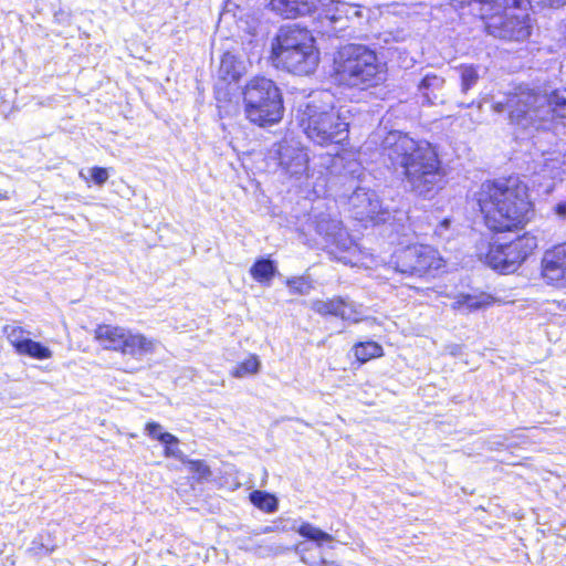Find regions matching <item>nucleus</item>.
Masks as SVG:
<instances>
[{"label": "nucleus", "instance_id": "obj_36", "mask_svg": "<svg viewBox=\"0 0 566 566\" xmlns=\"http://www.w3.org/2000/svg\"><path fill=\"white\" fill-rule=\"evenodd\" d=\"M91 178L96 185H104L108 179V171L106 168L93 167L90 169Z\"/></svg>", "mask_w": 566, "mask_h": 566}, {"label": "nucleus", "instance_id": "obj_20", "mask_svg": "<svg viewBox=\"0 0 566 566\" xmlns=\"http://www.w3.org/2000/svg\"><path fill=\"white\" fill-rule=\"evenodd\" d=\"M460 77L461 92L467 93L476 85L480 73L479 67L473 64H461L454 69Z\"/></svg>", "mask_w": 566, "mask_h": 566}, {"label": "nucleus", "instance_id": "obj_11", "mask_svg": "<svg viewBox=\"0 0 566 566\" xmlns=\"http://www.w3.org/2000/svg\"><path fill=\"white\" fill-rule=\"evenodd\" d=\"M537 238L531 233H524L507 243L493 241L485 255V263L502 273H513L537 249Z\"/></svg>", "mask_w": 566, "mask_h": 566}, {"label": "nucleus", "instance_id": "obj_3", "mask_svg": "<svg viewBox=\"0 0 566 566\" xmlns=\"http://www.w3.org/2000/svg\"><path fill=\"white\" fill-rule=\"evenodd\" d=\"M386 74V64L366 45L347 44L334 56L333 77L338 85L368 90L384 83Z\"/></svg>", "mask_w": 566, "mask_h": 566}, {"label": "nucleus", "instance_id": "obj_21", "mask_svg": "<svg viewBox=\"0 0 566 566\" xmlns=\"http://www.w3.org/2000/svg\"><path fill=\"white\" fill-rule=\"evenodd\" d=\"M18 354L39 360L50 359L53 356V352L48 346L32 340L31 338L24 343L23 347L19 350Z\"/></svg>", "mask_w": 566, "mask_h": 566}, {"label": "nucleus", "instance_id": "obj_41", "mask_svg": "<svg viewBox=\"0 0 566 566\" xmlns=\"http://www.w3.org/2000/svg\"><path fill=\"white\" fill-rule=\"evenodd\" d=\"M333 563H328L326 562L325 559H321L318 562H315L312 564V566H317V565H332Z\"/></svg>", "mask_w": 566, "mask_h": 566}, {"label": "nucleus", "instance_id": "obj_15", "mask_svg": "<svg viewBox=\"0 0 566 566\" xmlns=\"http://www.w3.org/2000/svg\"><path fill=\"white\" fill-rule=\"evenodd\" d=\"M348 203L359 220H375L378 216L382 214L381 202L377 193L373 190L358 188L348 199Z\"/></svg>", "mask_w": 566, "mask_h": 566}, {"label": "nucleus", "instance_id": "obj_1", "mask_svg": "<svg viewBox=\"0 0 566 566\" xmlns=\"http://www.w3.org/2000/svg\"><path fill=\"white\" fill-rule=\"evenodd\" d=\"M385 150L391 165L401 169L405 181L419 196H429L441 186L442 171L436 149L400 133H390Z\"/></svg>", "mask_w": 566, "mask_h": 566}, {"label": "nucleus", "instance_id": "obj_14", "mask_svg": "<svg viewBox=\"0 0 566 566\" xmlns=\"http://www.w3.org/2000/svg\"><path fill=\"white\" fill-rule=\"evenodd\" d=\"M542 276L548 284L566 286V243L544 253Z\"/></svg>", "mask_w": 566, "mask_h": 566}, {"label": "nucleus", "instance_id": "obj_28", "mask_svg": "<svg viewBox=\"0 0 566 566\" xmlns=\"http://www.w3.org/2000/svg\"><path fill=\"white\" fill-rule=\"evenodd\" d=\"M145 431L151 439L158 440L163 444L179 443V439L169 432H164L163 426L158 422H148L145 426Z\"/></svg>", "mask_w": 566, "mask_h": 566}, {"label": "nucleus", "instance_id": "obj_12", "mask_svg": "<svg viewBox=\"0 0 566 566\" xmlns=\"http://www.w3.org/2000/svg\"><path fill=\"white\" fill-rule=\"evenodd\" d=\"M443 265L438 251L429 245H411L401 250L397 255V270L401 273L422 275L431 269Z\"/></svg>", "mask_w": 566, "mask_h": 566}, {"label": "nucleus", "instance_id": "obj_10", "mask_svg": "<svg viewBox=\"0 0 566 566\" xmlns=\"http://www.w3.org/2000/svg\"><path fill=\"white\" fill-rule=\"evenodd\" d=\"M308 11L300 15H312L318 23L319 32L337 33L348 28L349 22L361 18L360 7L346 0H303Z\"/></svg>", "mask_w": 566, "mask_h": 566}, {"label": "nucleus", "instance_id": "obj_5", "mask_svg": "<svg viewBox=\"0 0 566 566\" xmlns=\"http://www.w3.org/2000/svg\"><path fill=\"white\" fill-rule=\"evenodd\" d=\"M511 105L512 120L523 128H548L554 120L566 126V90L524 92Z\"/></svg>", "mask_w": 566, "mask_h": 566}, {"label": "nucleus", "instance_id": "obj_39", "mask_svg": "<svg viewBox=\"0 0 566 566\" xmlns=\"http://www.w3.org/2000/svg\"><path fill=\"white\" fill-rule=\"evenodd\" d=\"M543 6L558 8L566 4V0H538Z\"/></svg>", "mask_w": 566, "mask_h": 566}, {"label": "nucleus", "instance_id": "obj_22", "mask_svg": "<svg viewBox=\"0 0 566 566\" xmlns=\"http://www.w3.org/2000/svg\"><path fill=\"white\" fill-rule=\"evenodd\" d=\"M275 273V265L272 261L261 259L258 260L250 269L251 276L260 282H270Z\"/></svg>", "mask_w": 566, "mask_h": 566}, {"label": "nucleus", "instance_id": "obj_23", "mask_svg": "<svg viewBox=\"0 0 566 566\" xmlns=\"http://www.w3.org/2000/svg\"><path fill=\"white\" fill-rule=\"evenodd\" d=\"M297 533L308 538L310 541H313L317 544V546H322L324 543H331L333 542V536L321 528L310 524V523H302L300 527L297 528Z\"/></svg>", "mask_w": 566, "mask_h": 566}, {"label": "nucleus", "instance_id": "obj_43", "mask_svg": "<svg viewBox=\"0 0 566 566\" xmlns=\"http://www.w3.org/2000/svg\"><path fill=\"white\" fill-rule=\"evenodd\" d=\"M322 96L329 97L328 93H324V94H322Z\"/></svg>", "mask_w": 566, "mask_h": 566}, {"label": "nucleus", "instance_id": "obj_13", "mask_svg": "<svg viewBox=\"0 0 566 566\" xmlns=\"http://www.w3.org/2000/svg\"><path fill=\"white\" fill-rule=\"evenodd\" d=\"M276 154L279 166L286 176L300 184L307 181L310 157L300 143L284 140L277 145Z\"/></svg>", "mask_w": 566, "mask_h": 566}, {"label": "nucleus", "instance_id": "obj_33", "mask_svg": "<svg viewBox=\"0 0 566 566\" xmlns=\"http://www.w3.org/2000/svg\"><path fill=\"white\" fill-rule=\"evenodd\" d=\"M188 465L189 471L196 475L198 480H207L211 476L209 465L202 460H190L184 462Z\"/></svg>", "mask_w": 566, "mask_h": 566}, {"label": "nucleus", "instance_id": "obj_19", "mask_svg": "<svg viewBox=\"0 0 566 566\" xmlns=\"http://www.w3.org/2000/svg\"><path fill=\"white\" fill-rule=\"evenodd\" d=\"M353 353L360 363H367L370 359L384 356V348L374 340L360 342L353 346Z\"/></svg>", "mask_w": 566, "mask_h": 566}, {"label": "nucleus", "instance_id": "obj_18", "mask_svg": "<svg viewBox=\"0 0 566 566\" xmlns=\"http://www.w3.org/2000/svg\"><path fill=\"white\" fill-rule=\"evenodd\" d=\"M270 6L273 11L286 19L297 18L310 8L303 0H271Z\"/></svg>", "mask_w": 566, "mask_h": 566}, {"label": "nucleus", "instance_id": "obj_32", "mask_svg": "<svg viewBox=\"0 0 566 566\" xmlns=\"http://www.w3.org/2000/svg\"><path fill=\"white\" fill-rule=\"evenodd\" d=\"M451 1L453 2L454 6H459L460 8L468 6L470 8L471 13L479 17L480 19L485 13L483 7H485L484 2H486V0H451ZM494 1L495 0H488L489 7H491Z\"/></svg>", "mask_w": 566, "mask_h": 566}, {"label": "nucleus", "instance_id": "obj_37", "mask_svg": "<svg viewBox=\"0 0 566 566\" xmlns=\"http://www.w3.org/2000/svg\"><path fill=\"white\" fill-rule=\"evenodd\" d=\"M177 446L178 444H165L164 455L166 458H176L180 460L182 463L188 461V458Z\"/></svg>", "mask_w": 566, "mask_h": 566}, {"label": "nucleus", "instance_id": "obj_31", "mask_svg": "<svg viewBox=\"0 0 566 566\" xmlns=\"http://www.w3.org/2000/svg\"><path fill=\"white\" fill-rule=\"evenodd\" d=\"M286 285L290 287L292 293L300 295H306L313 289L311 282L304 276H295L287 279Z\"/></svg>", "mask_w": 566, "mask_h": 566}, {"label": "nucleus", "instance_id": "obj_2", "mask_svg": "<svg viewBox=\"0 0 566 566\" xmlns=\"http://www.w3.org/2000/svg\"><path fill=\"white\" fill-rule=\"evenodd\" d=\"M478 203L485 224L493 231L522 229L534 216L528 188L517 179L483 184L478 192Z\"/></svg>", "mask_w": 566, "mask_h": 566}, {"label": "nucleus", "instance_id": "obj_6", "mask_svg": "<svg viewBox=\"0 0 566 566\" xmlns=\"http://www.w3.org/2000/svg\"><path fill=\"white\" fill-rule=\"evenodd\" d=\"M484 3L481 20L489 34L511 41H524L531 35L528 0H495L491 7L488 1Z\"/></svg>", "mask_w": 566, "mask_h": 566}, {"label": "nucleus", "instance_id": "obj_42", "mask_svg": "<svg viewBox=\"0 0 566 566\" xmlns=\"http://www.w3.org/2000/svg\"><path fill=\"white\" fill-rule=\"evenodd\" d=\"M80 177L87 180V178L85 177V175L82 171L80 172Z\"/></svg>", "mask_w": 566, "mask_h": 566}, {"label": "nucleus", "instance_id": "obj_35", "mask_svg": "<svg viewBox=\"0 0 566 566\" xmlns=\"http://www.w3.org/2000/svg\"><path fill=\"white\" fill-rule=\"evenodd\" d=\"M333 229L334 232H328V230L325 228V222L322 221L318 223V231L325 232L326 235L333 237L334 242L338 244V240L343 238L345 231L342 229L340 223L337 221H333Z\"/></svg>", "mask_w": 566, "mask_h": 566}, {"label": "nucleus", "instance_id": "obj_9", "mask_svg": "<svg viewBox=\"0 0 566 566\" xmlns=\"http://www.w3.org/2000/svg\"><path fill=\"white\" fill-rule=\"evenodd\" d=\"M94 338L103 348L118 352L135 360L153 355L159 344L157 339L143 333L111 324L98 325L94 329Z\"/></svg>", "mask_w": 566, "mask_h": 566}, {"label": "nucleus", "instance_id": "obj_8", "mask_svg": "<svg viewBox=\"0 0 566 566\" xmlns=\"http://www.w3.org/2000/svg\"><path fill=\"white\" fill-rule=\"evenodd\" d=\"M247 118L259 126L272 125L283 116V99L276 84L264 76H255L242 88Z\"/></svg>", "mask_w": 566, "mask_h": 566}, {"label": "nucleus", "instance_id": "obj_29", "mask_svg": "<svg viewBox=\"0 0 566 566\" xmlns=\"http://www.w3.org/2000/svg\"><path fill=\"white\" fill-rule=\"evenodd\" d=\"M250 500L256 507L269 513L274 512L277 509L276 497L262 491H253L250 494Z\"/></svg>", "mask_w": 566, "mask_h": 566}, {"label": "nucleus", "instance_id": "obj_38", "mask_svg": "<svg viewBox=\"0 0 566 566\" xmlns=\"http://www.w3.org/2000/svg\"><path fill=\"white\" fill-rule=\"evenodd\" d=\"M558 164H559L558 158H549V159H547L545 166L547 167V169L554 170L555 168H557ZM552 172H553V178L560 176L559 171H556V172L552 171Z\"/></svg>", "mask_w": 566, "mask_h": 566}, {"label": "nucleus", "instance_id": "obj_7", "mask_svg": "<svg viewBox=\"0 0 566 566\" xmlns=\"http://www.w3.org/2000/svg\"><path fill=\"white\" fill-rule=\"evenodd\" d=\"M347 109L323 105L313 98L302 111L301 126L318 145L339 144L348 136Z\"/></svg>", "mask_w": 566, "mask_h": 566}, {"label": "nucleus", "instance_id": "obj_34", "mask_svg": "<svg viewBox=\"0 0 566 566\" xmlns=\"http://www.w3.org/2000/svg\"><path fill=\"white\" fill-rule=\"evenodd\" d=\"M525 92H531V91H530V90H525ZM522 93H524V91H521L520 93H516V94H514V95L510 96V97L507 98L506 104H503L502 102H495V103H493V105H492L493 111H494L495 113H502V112H504V109H505L506 107H509V108H510V113H511V112L514 109V106H512V105H511V104H512V99H513V98H516V97H517L518 95H521ZM510 120H511V123H512L513 125H516L517 127H521L522 129H524L521 125H517L516 123H514V122L512 120V118H511V117H510Z\"/></svg>", "mask_w": 566, "mask_h": 566}, {"label": "nucleus", "instance_id": "obj_17", "mask_svg": "<svg viewBox=\"0 0 566 566\" xmlns=\"http://www.w3.org/2000/svg\"><path fill=\"white\" fill-rule=\"evenodd\" d=\"M248 66L247 61L226 52L220 62L219 78L227 83H235L248 72Z\"/></svg>", "mask_w": 566, "mask_h": 566}, {"label": "nucleus", "instance_id": "obj_40", "mask_svg": "<svg viewBox=\"0 0 566 566\" xmlns=\"http://www.w3.org/2000/svg\"><path fill=\"white\" fill-rule=\"evenodd\" d=\"M555 213L560 218H566V201L559 202L554 207Z\"/></svg>", "mask_w": 566, "mask_h": 566}, {"label": "nucleus", "instance_id": "obj_25", "mask_svg": "<svg viewBox=\"0 0 566 566\" xmlns=\"http://www.w3.org/2000/svg\"><path fill=\"white\" fill-rule=\"evenodd\" d=\"M261 361L256 355H250L245 360L235 366L231 371L234 378H244L247 376H253L259 373Z\"/></svg>", "mask_w": 566, "mask_h": 566}, {"label": "nucleus", "instance_id": "obj_27", "mask_svg": "<svg viewBox=\"0 0 566 566\" xmlns=\"http://www.w3.org/2000/svg\"><path fill=\"white\" fill-rule=\"evenodd\" d=\"M337 316L344 321L358 323L363 319L361 307L355 302L342 297V306L338 308Z\"/></svg>", "mask_w": 566, "mask_h": 566}, {"label": "nucleus", "instance_id": "obj_16", "mask_svg": "<svg viewBox=\"0 0 566 566\" xmlns=\"http://www.w3.org/2000/svg\"><path fill=\"white\" fill-rule=\"evenodd\" d=\"M497 302L499 300L495 296L486 292H476L473 294L459 293L453 297L451 308L457 313L467 315L488 308Z\"/></svg>", "mask_w": 566, "mask_h": 566}, {"label": "nucleus", "instance_id": "obj_30", "mask_svg": "<svg viewBox=\"0 0 566 566\" xmlns=\"http://www.w3.org/2000/svg\"><path fill=\"white\" fill-rule=\"evenodd\" d=\"M443 84H444V80L442 77L433 75V74H428L422 78L419 87H420V90L426 91L423 93L424 96L427 97V99L429 102L433 103L434 99L438 98V96L436 94H433V92L436 90L442 88Z\"/></svg>", "mask_w": 566, "mask_h": 566}, {"label": "nucleus", "instance_id": "obj_4", "mask_svg": "<svg viewBox=\"0 0 566 566\" xmlns=\"http://www.w3.org/2000/svg\"><path fill=\"white\" fill-rule=\"evenodd\" d=\"M271 59L276 67L296 75H308L317 67L319 53L310 31L284 27L272 41Z\"/></svg>", "mask_w": 566, "mask_h": 566}, {"label": "nucleus", "instance_id": "obj_24", "mask_svg": "<svg viewBox=\"0 0 566 566\" xmlns=\"http://www.w3.org/2000/svg\"><path fill=\"white\" fill-rule=\"evenodd\" d=\"M3 332L17 353H19L24 343L30 339V332L18 325H7L4 326Z\"/></svg>", "mask_w": 566, "mask_h": 566}, {"label": "nucleus", "instance_id": "obj_26", "mask_svg": "<svg viewBox=\"0 0 566 566\" xmlns=\"http://www.w3.org/2000/svg\"><path fill=\"white\" fill-rule=\"evenodd\" d=\"M339 306H342V297H334L329 300H314L311 303V308L315 313L323 316H337Z\"/></svg>", "mask_w": 566, "mask_h": 566}]
</instances>
